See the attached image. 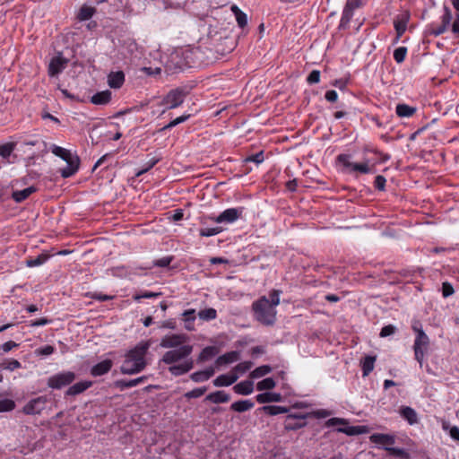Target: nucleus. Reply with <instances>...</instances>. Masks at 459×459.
<instances>
[{
  "mask_svg": "<svg viewBox=\"0 0 459 459\" xmlns=\"http://www.w3.org/2000/svg\"><path fill=\"white\" fill-rule=\"evenodd\" d=\"M227 38L217 35H209L203 38L195 47H188L185 49L177 50L171 55V61H175L179 56L183 57V61H177L176 66L179 69L190 67L195 65H208L218 59L219 56H224L231 51L232 48H224L220 42Z\"/></svg>",
  "mask_w": 459,
  "mask_h": 459,
  "instance_id": "1",
  "label": "nucleus"
},
{
  "mask_svg": "<svg viewBox=\"0 0 459 459\" xmlns=\"http://www.w3.org/2000/svg\"><path fill=\"white\" fill-rule=\"evenodd\" d=\"M150 346V341H142L128 351L121 366V372L126 375H134L143 371L146 367L145 355Z\"/></svg>",
  "mask_w": 459,
  "mask_h": 459,
  "instance_id": "2",
  "label": "nucleus"
},
{
  "mask_svg": "<svg viewBox=\"0 0 459 459\" xmlns=\"http://www.w3.org/2000/svg\"><path fill=\"white\" fill-rule=\"evenodd\" d=\"M255 318L264 325H273L276 320V308L273 307L266 297H262L252 305Z\"/></svg>",
  "mask_w": 459,
  "mask_h": 459,
  "instance_id": "3",
  "label": "nucleus"
},
{
  "mask_svg": "<svg viewBox=\"0 0 459 459\" xmlns=\"http://www.w3.org/2000/svg\"><path fill=\"white\" fill-rule=\"evenodd\" d=\"M335 163L340 171L344 174H368L370 172L368 161L363 163L352 162L351 154L341 153L337 155Z\"/></svg>",
  "mask_w": 459,
  "mask_h": 459,
  "instance_id": "4",
  "label": "nucleus"
},
{
  "mask_svg": "<svg viewBox=\"0 0 459 459\" xmlns=\"http://www.w3.org/2000/svg\"><path fill=\"white\" fill-rule=\"evenodd\" d=\"M416 333V337L413 344L415 359L419 362L420 367H422L425 353L429 345V338L422 330L416 325L412 327Z\"/></svg>",
  "mask_w": 459,
  "mask_h": 459,
  "instance_id": "5",
  "label": "nucleus"
},
{
  "mask_svg": "<svg viewBox=\"0 0 459 459\" xmlns=\"http://www.w3.org/2000/svg\"><path fill=\"white\" fill-rule=\"evenodd\" d=\"M193 351V346L190 344L183 345L178 349L168 351L164 353L161 360L168 365L175 364L180 360L188 359L187 358Z\"/></svg>",
  "mask_w": 459,
  "mask_h": 459,
  "instance_id": "6",
  "label": "nucleus"
},
{
  "mask_svg": "<svg viewBox=\"0 0 459 459\" xmlns=\"http://www.w3.org/2000/svg\"><path fill=\"white\" fill-rule=\"evenodd\" d=\"M186 96V91L183 89H173L162 99L160 104L165 106L166 109L176 108L184 102Z\"/></svg>",
  "mask_w": 459,
  "mask_h": 459,
  "instance_id": "7",
  "label": "nucleus"
},
{
  "mask_svg": "<svg viewBox=\"0 0 459 459\" xmlns=\"http://www.w3.org/2000/svg\"><path fill=\"white\" fill-rule=\"evenodd\" d=\"M243 212V207L229 208L218 216H209L208 219L216 223H233L242 216Z\"/></svg>",
  "mask_w": 459,
  "mask_h": 459,
  "instance_id": "8",
  "label": "nucleus"
},
{
  "mask_svg": "<svg viewBox=\"0 0 459 459\" xmlns=\"http://www.w3.org/2000/svg\"><path fill=\"white\" fill-rule=\"evenodd\" d=\"M75 379V374L72 371H63L51 376L48 379V385L53 389H61L70 385Z\"/></svg>",
  "mask_w": 459,
  "mask_h": 459,
  "instance_id": "9",
  "label": "nucleus"
},
{
  "mask_svg": "<svg viewBox=\"0 0 459 459\" xmlns=\"http://www.w3.org/2000/svg\"><path fill=\"white\" fill-rule=\"evenodd\" d=\"M48 398L47 395L38 396L30 400L22 408V412L26 415L40 414L47 406Z\"/></svg>",
  "mask_w": 459,
  "mask_h": 459,
  "instance_id": "10",
  "label": "nucleus"
},
{
  "mask_svg": "<svg viewBox=\"0 0 459 459\" xmlns=\"http://www.w3.org/2000/svg\"><path fill=\"white\" fill-rule=\"evenodd\" d=\"M188 337L185 333H171L163 336L160 340V346L166 349H178L183 345H186Z\"/></svg>",
  "mask_w": 459,
  "mask_h": 459,
  "instance_id": "11",
  "label": "nucleus"
},
{
  "mask_svg": "<svg viewBox=\"0 0 459 459\" xmlns=\"http://www.w3.org/2000/svg\"><path fill=\"white\" fill-rule=\"evenodd\" d=\"M363 5V0H347L340 21V27L345 28L351 22L354 10Z\"/></svg>",
  "mask_w": 459,
  "mask_h": 459,
  "instance_id": "12",
  "label": "nucleus"
},
{
  "mask_svg": "<svg viewBox=\"0 0 459 459\" xmlns=\"http://www.w3.org/2000/svg\"><path fill=\"white\" fill-rule=\"evenodd\" d=\"M68 59L64 57L61 54L52 57L48 65V74L56 76L62 73L66 67Z\"/></svg>",
  "mask_w": 459,
  "mask_h": 459,
  "instance_id": "13",
  "label": "nucleus"
},
{
  "mask_svg": "<svg viewBox=\"0 0 459 459\" xmlns=\"http://www.w3.org/2000/svg\"><path fill=\"white\" fill-rule=\"evenodd\" d=\"M369 438L372 443L381 446L385 450L395 443L394 436L389 434L374 433Z\"/></svg>",
  "mask_w": 459,
  "mask_h": 459,
  "instance_id": "14",
  "label": "nucleus"
},
{
  "mask_svg": "<svg viewBox=\"0 0 459 459\" xmlns=\"http://www.w3.org/2000/svg\"><path fill=\"white\" fill-rule=\"evenodd\" d=\"M410 15L407 13L398 15L394 22V26L397 34L396 41L402 37L407 29Z\"/></svg>",
  "mask_w": 459,
  "mask_h": 459,
  "instance_id": "15",
  "label": "nucleus"
},
{
  "mask_svg": "<svg viewBox=\"0 0 459 459\" xmlns=\"http://www.w3.org/2000/svg\"><path fill=\"white\" fill-rule=\"evenodd\" d=\"M112 366H113V362L111 359H104V360L97 363L93 367H91V375L92 377L103 376L110 371Z\"/></svg>",
  "mask_w": 459,
  "mask_h": 459,
  "instance_id": "16",
  "label": "nucleus"
},
{
  "mask_svg": "<svg viewBox=\"0 0 459 459\" xmlns=\"http://www.w3.org/2000/svg\"><path fill=\"white\" fill-rule=\"evenodd\" d=\"M194 367V362L192 360V359H185L182 363L178 364V365H171L169 368V371L173 375V376H181V375H184L186 373H187L188 371H190Z\"/></svg>",
  "mask_w": 459,
  "mask_h": 459,
  "instance_id": "17",
  "label": "nucleus"
},
{
  "mask_svg": "<svg viewBox=\"0 0 459 459\" xmlns=\"http://www.w3.org/2000/svg\"><path fill=\"white\" fill-rule=\"evenodd\" d=\"M65 162L66 166L60 169V174L64 178H70L77 172L80 160L78 156H75L73 159L66 160Z\"/></svg>",
  "mask_w": 459,
  "mask_h": 459,
  "instance_id": "18",
  "label": "nucleus"
},
{
  "mask_svg": "<svg viewBox=\"0 0 459 459\" xmlns=\"http://www.w3.org/2000/svg\"><path fill=\"white\" fill-rule=\"evenodd\" d=\"M239 359H240L239 351H229L223 355L219 356L215 361V365L217 367H221L223 365L231 364V363L238 361Z\"/></svg>",
  "mask_w": 459,
  "mask_h": 459,
  "instance_id": "19",
  "label": "nucleus"
},
{
  "mask_svg": "<svg viewBox=\"0 0 459 459\" xmlns=\"http://www.w3.org/2000/svg\"><path fill=\"white\" fill-rule=\"evenodd\" d=\"M238 378V375L235 373L222 374L218 376L213 380L214 386H230L234 384Z\"/></svg>",
  "mask_w": 459,
  "mask_h": 459,
  "instance_id": "20",
  "label": "nucleus"
},
{
  "mask_svg": "<svg viewBox=\"0 0 459 459\" xmlns=\"http://www.w3.org/2000/svg\"><path fill=\"white\" fill-rule=\"evenodd\" d=\"M125 82V74L122 71L111 72L108 76V83L110 88L119 89Z\"/></svg>",
  "mask_w": 459,
  "mask_h": 459,
  "instance_id": "21",
  "label": "nucleus"
},
{
  "mask_svg": "<svg viewBox=\"0 0 459 459\" xmlns=\"http://www.w3.org/2000/svg\"><path fill=\"white\" fill-rule=\"evenodd\" d=\"M37 191V188L33 186L24 188L22 190H15L12 193V198L15 203H22L29 198L33 193Z\"/></svg>",
  "mask_w": 459,
  "mask_h": 459,
  "instance_id": "22",
  "label": "nucleus"
},
{
  "mask_svg": "<svg viewBox=\"0 0 459 459\" xmlns=\"http://www.w3.org/2000/svg\"><path fill=\"white\" fill-rule=\"evenodd\" d=\"M215 373L213 367H209L204 370L196 371L191 374L190 378L195 383H201L208 380Z\"/></svg>",
  "mask_w": 459,
  "mask_h": 459,
  "instance_id": "23",
  "label": "nucleus"
},
{
  "mask_svg": "<svg viewBox=\"0 0 459 459\" xmlns=\"http://www.w3.org/2000/svg\"><path fill=\"white\" fill-rule=\"evenodd\" d=\"M233 390L238 394L248 395L254 391V383L251 380L241 381L233 386Z\"/></svg>",
  "mask_w": 459,
  "mask_h": 459,
  "instance_id": "24",
  "label": "nucleus"
},
{
  "mask_svg": "<svg viewBox=\"0 0 459 459\" xmlns=\"http://www.w3.org/2000/svg\"><path fill=\"white\" fill-rule=\"evenodd\" d=\"M91 385H92V382L91 381L77 382L74 385H71L67 389L66 395H72V396L77 395L79 394H82V392H84L88 388H90Z\"/></svg>",
  "mask_w": 459,
  "mask_h": 459,
  "instance_id": "25",
  "label": "nucleus"
},
{
  "mask_svg": "<svg viewBox=\"0 0 459 459\" xmlns=\"http://www.w3.org/2000/svg\"><path fill=\"white\" fill-rule=\"evenodd\" d=\"M304 416L289 415L285 420L286 429H298L305 425Z\"/></svg>",
  "mask_w": 459,
  "mask_h": 459,
  "instance_id": "26",
  "label": "nucleus"
},
{
  "mask_svg": "<svg viewBox=\"0 0 459 459\" xmlns=\"http://www.w3.org/2000/svg\"><path fill=\"white\" fill-rule=\"evenodd\" d=\"M111 100V91L108 90L95 93L91 99V103L95 105H106Z\"/></svg>",
  "mask_w": 459,
  "mask_h": 459,
  "instance_id": "27",
  "label": "nucleus"
},
{
  "mask_svg": "<svg viewBox=\"0 0 459 459\" xmlns=\"http://www.w3.org/2000/svg\"><path fill=\"white\" fill-rule=\"evenodd\" d=\"M205 399L213 403H222L229 402L230 400V396L224 391H216L209 394Z\"/></svg>",
  "mask_w": 459,
  "mask_h": 459,
  "instance_id": "28",
  "label": "nucleus"
},
{
  "mask_svg": "<svg viewBox=\"0 0 459 459\" xmlns=\"http://www.w3.org/2000/svg\"><path fill=\"white\" fill-rule=\"evenodd\" d=\"M255 403L251 400H240L233 403L230 405V409L237 412H244L254 408Z\"/></svg>",
  "mask_w": 459,
  "mask_h": 459,
  "instance_id": "29",
  "label": "nucleus"
},
{
  "mask_svg": "<svg viewBox=\"0 0 459 459\" xmlns=\"http://www.w3.org/2000/svg\"><path fill=\"white\" fill-rule=\"evenodd\" d=\"M376 357L368 355L361 360L362 376L368 377L374 369Z\"/></svg>",
  "mask_w": 459,
  "mask_h": 459,
  "instance_id": "30",
  "label": "nucleus"
},
{
  "mask_svg": "<svg viewBox=\"0 0 459 459\" xmlns=\"http://www.w3.org/2000/svg\"><path fill=\"white\" fill-rule=\"evenodd\" d=\"M230 10L235 15L238 25L242 29L245 28L247 25V14L244 12H242L236 4H232Z\"/></svg>",
  "mask_w": 459,
  "mask_h": 459,
  "instance_id": "31",
  "label": "nucleus"
},
{
  "mask_svg": "<svg viewBox=\"0 0 459 459\" xmlns=\"http://www.w3.org/2000/svg\"><path fill=\"white\" fill-rule=\"evenodd\" d=\"M147 379L146 377H140L131 380H118L116 382V385L121 390L126 388H131L143 383Z\"/></svg>",
  "mask_w": 459,
  "mask_h": 459,
  "instance_id": "32",
  "label": "nucleus"
},
{
  "mask_svg": "<svg viewBox=\"0 0 459 459\" xmlns=\"http://www.w3.org/2000/svg\"><path fill=\"white\" fill-rule=\"evenodd\" d=\"M401 416L408 421L410 425H413L418 421L416 411L408 406L403 407L400 411Z\"/></svg>",
  "mask_w": 459,
  "mask_h": 459,
  "instance_id": "33",
  "label": "nucleus"
},
{
  "mask_svg": "<svg viewBox=\"0 0 459 459\" xmlns=\"http://www.w3.org/2000/svg\"><path fill=\"white\" fill-rule=\"evenodd\" d=\"M183 319L185 321V328L188 331H192L195 329L194 322L195 320V309H187L184 311L182 314Z\"/></svg>",
  "mask_w": 459,
  "mask_h": 459,
  "instance_id": "34",
  "label": "nucleus"
},
{
  "mask_svg": "<svg viewBox=\"0 0 459 459\" xmlns=\"http://www.w3.org/2000/svg\"><path fill=\"white\" fill-rule=\"evenodd\" d=\"M259 403H267L281 401V394L276 393H263L256 395Z\"/></svg>",
  "mask_w": 459,
  "mask_h": 459,
  "instance_id": "35",
  "label": "nucleus"
},
{
  "mask_svg": "<svg viewBox=\"0 0 459 459\" xmlns=\"http://www.w3.org/2000/svg\"><path fill=\"white\" fill-rule=\"evenodd\" d=\"M0 368L8 371H14L22 368V364L19 360L14 359H3L0 361Z\"/></svg>",
  "mask_w": 459,
  "mask_h": 459,
  "instance_id": "36",
  "label": "nucleus"
},
{
  "mask_svg": "<svg viewBox=\"0 0 459 459\" xmlns=\"http://www.w3.org/2000/svg\"><path fill=\"white\" fill-rule=\"evenodd\" d=\"M51 152L53 154H55L57 157H60L65 161L69 160L76 156L74 155L70 151L57 145H53L51 148Z\"/></svg>",
  "mask_w": 459,
  "mask_h": 459,
  "instance_id": "37",
  "label": "nucleus"
},
{
  "mask_svg": "<svg viewBox=\"0 0 459 459\" xmlns=\"http://www.w3.org/2000/svg\"><path fill=\"white\" fill-rule=\"evenodd\" d=\"M447 30L442 27L438 22H433L427 26V33L433 37H438L444 34Z\"/></svg>",
  "mask_w": 459,
  "mask_h": 459,
  "instance_id": "38",
  "label": "nucleus"
},
{
  "mask_svg": "<svg viewBox=\"0 0 459 459\" xmlns=\"http://www.w3.org/2000/svg\"><path fill=\"white\" fill-rule=\"evenodd\" d=\"M395 111L400 117H410L415 113L416 109L406 104H398Z\"/></svg>",
  "mask_w": 459,
  "mask_h": 459,
  "instance_id": "39",
  "label": "nucleus"
},
{
  "mask_svg": "<svg viewBox=\"0 0 459 459\" xmlns=\"http://www.w3.org/2000/svg\"><path fill=\"white\" fill-rule=\"evenodd\" d=\"M218 353V350L214 346H207L204 348L199 354L198 360L200 361H205L212 357H214Z\"/></svg>",
  "mask_w": 459,
  "mask_h": 459,
  "instance_id": "40",
  "label": "nucleus"
},
{
  "mask_svg": "<svg viewBox=\"0 0 459 459\" xmlns=\"http://www.w3.org/2000/svg\"><path fill=\"white\" fill-rule=\"evenodd\" d=\"M452 19L453 16L451 10L447 6H444L443 14L440 16V22L438 23L441 24L442 27L448 30L451 25Z\"/></svg>",
  "mask_w": 459,
  "mask_h": 459,
  "instance_id": "41",
  "label": "nucleus"
},
{
  "mask_svg": "<svg viewBox=\"0 0 459 459\" xmlns=\"http://www.w3.org/2000/svg\"><path fill=\"white\" fill-rule=\"evenodd\" d=\"M263 411L268 415H278L281 413H286L288 409L283 406L279 405H266L263 407Z\"/></svg>",
  "mask_w": 459,
  "mask_h": 459,
  "instance_id": "42",
  "label": "nucleus"
},
{
  "mask_svg": "<svg viewBox=\"0 0 459 459\" xmlns=\"http://www.w3.org/2000/svg\"><path fill=\"white\" fill-rule=\"evenodd\" d=\"M198 316L204 321L213 320L217 317V311L212 307L205 308L199 311Z\"/></svg>",
  "mask_w": 459,
  "mask_h": 459,
  "instance_id": "43",
  "label": "nucleus"
},
{
  "mask_svg": "<svg viewBox=\"0 0 459 459\" xmlns=\"http://www.w3.org/2000/svg\"><path fill=\"white\" fill-rule=\"evenodd\" d=\"M272 371V368L268 365H263L260 367H257L250 373L251 378H259L262 377L267 374H269Z\"/></svg>",
  "mask_w": 459,
  "mask_h": 459,
  "instance_id": "44",
  "label": "nucleus"
},
{
  "mask_svg": "<svg viewBox=\"0 0 459 459\" xmlns=\"http://www.w3.org/2000/svg\"><path fill=\"white\" fill-rule=\"evenodd\" d=\"M48 259V255L45 254H40L36 258H31L26 261V265L28 267H35L39 266L46 263Z\"/></svg>",
  "mask_w": 459,
  "mask_h": 459,
  "instance_id": "45",
  "label": "nucleus"
},
{
  "mask_svg": "<svg viewBox=\"0 0 459 459\" xmlns=\"http://www.w3.org/2000/svg\"><path fill=\"white\" fill-rule=\"evenodd\" d=\"M94 13H95L94 8H92L91 6L84 5L80 9V12L78 13V18L81 21H87L93 16Z\"/></svg>",
  "mask_w": 459,
  "mask_h": 459,
  "instance_id": "46",
  "label": "nucleus"
},
{
  "mask_svg": "<svg viewBox=\"0 0 459 459\" xmlns=\"http://www.w3.org/2000/svg\"><path fill=\"white\" fill-rule=\"evenodd\" d=\"M275 381L272 377H267L258 382L256 389L259 391L271 390L275 386Z\"/></svg>",
  "mask_w": 459,
  "mask_h": 459,
  "instance_id": "47",
  "label": "nucleus"
},
{
  "mask_svg": "<svg viewBox=\"0 0 459 459\" xmlns=\"http://www.w3.org/2000/svg\"><path fill=\"white\" fill-rule=\"evenodd\" d=\"M253 367L252 361H243L235 366L232 369V373L244 374Z\"/></svg>",
  "mask_w": 459,
  "mask_h": 459,
  "instance_id": "48",
  "label": "nucleus"
},
{
  "mask_svg": "<svg viewBox=\"0 0 459 459\" xmlns=\"http://www.w3.org/2000/svg\"><path fill=\"white\" fill-rule=\"evenodd\" d=\"M160 295H161L160 292H152V291L145 290L141 293H135L133 296V299L135 301H140L142 299H154V298L160 297Z\"/></svg>",
  "mask_w": 459,
  "mask_h": 459,
  "instance_id": "49",
  "label": "nucleus"
},
{
  "mask_svg": "<svg viewBox=\"0 0 459 459\" xmlns=\"http://www.w3.org/2000/svg\"><path fill=\"white\" fill-rule=\"evenodd\" d=\"M442 428L444 430L449 429V436L451 437V438L459 442V428L457 426H453L449 428V423L444 421L442 424Z\"/></svg>",
  "mask_w": 459,
  "mask_h": 459,
  "instance_id": "50",
  "label": "nucleus"
},
{
  "mask_svg": "<svg viewBox=\"0 0 459 459\" xmlns=\"http://www.w3.org/2000/svg\"><path fill=\"white\" fill-rule=\"evenodd\" d=\"M407 55V48L399 47L394 51V59L396 63L401 64L404 61Z\"/></svg>",
  "mask_w": 459,
  "mask_h": 459,
  "instance_id": "51",
  "label": "nucleus"
},
{
  "mask_svg": "<svg viewBox=\"0 0 459 459\" xmlns=\"http://www.w3.org/2000/svg\"><path fill=\"white\" fill-rule=\"evenodd\" d=\"M223 229L220 226L213 227V228H203L200 230V235L202 237H212L218 235L219 233L222 232Z\"/></svg>",
  "mask_w": 459,
  "mask_h": 459,
  "instance_id": "52",
  "label": "nucleus"
},
{
  "mask_svg": "<svg viewBox=\"0 0 459 459\" xmlns=\"http://www.w3.org/2000/svg\"><path fill=\"white\" fill-rule=\"evenodd\" d=\"M189 118V115H183V116H180L177 118H175L174 120L170 121L169 124H167L166 126H164L160 131H166V130H169V129H171L172 127L181 124V123H184L186 122L187 119Z\"/></svg>",
  "mask_w": 459,
  "mask_h": 459,
  "instance_id": "53",
  "label": "nucleus"
},
{
  "mask_svg": "<svg viewBox=\"0 0 459 459\" xmlns=\"http://www.w3.org/2000/svg\"><path fill=\"white\" fill-rule=\"evenodd\" d=\"M14 408V401L11 399H0V412L11 411Z\"/></svg>",
  "mask_w": 459,
  "mask_h": 459,
  "instance_id": "54",
  "label": "nucleus"
},
{
  "mask_svg": "<svg viewBox=\"0 0 459 459\" xmlns=\"http://www.w3.org/2000/svg\"><path fill=\"white\" fill-rule=\"evenodd\" d=\"M14 149V144L12 143H7L0 146V156L4 159H7L12 154Z\"/></svg>",
  "mask_w": 459,
  "mask_h": 459,
  "instance_id": "55",
  "label": "nucleus"
},
{
  "mask_svg": "<svg viewBox=\"0 0 459 459\" xmlns=\"http://www.w3.org/2000/svg\"><path fill=\"white\" fill-rule=\"evenodd\" d=\"M55 352V348L52 345H45L35 350L37 356H48Z\"/></svg>",
  "mask_w": 459,
  "mask_h": 459,
  "instance_id": "56",
  "label": "nucleus"
},
{
  "mask_svg": "<svg viewBox=\"0 0 459 459\" xmlns=\"http://www.w3.org/2000/svg\"><path fill=\"white\" fill-rule=\"evenodd\" d=\"M386 451L394 456L408 458L409 455L403 448L386 447Z\"/></svg>",
  "mask_w": 459,
  "mask_h": 459,
  "instance_id": "57",
  "label": "nucleus"
},
{
  "mask_svg": "<svg viewBox=\"0 0 459 459\" xmlns=\"http://www.w3.org/2000/svg\"><path fill=\"white\" fill-rule=\"evenodd\" d=\"M280 295H281V290H273L269 294L270 299H268L270 301V304L274 308L280 304Z\"/></svg>",
  "mask_w": 459,
  "mask_h": 459,
  "instance_id": "58",
  "label": "nucleus"
},
{
  "mask_svg": "<svg viewBox=\"0 0 459 459\" xmlns=\"http://www.w3.org/2000/svg\"><path fill=\"white\" fill-rule=\"evenodd\" d=\"M206 392V387H198L186 394L187 398H199Z\"/></svg>",
  "mask_w": 459,
  "mask_h": 459,
  "instance_id": "59",
  "label": "nucleus"
},
{
  "mask_svg": "<svg viewBox=\"0 0 459 459\" xmlns=\"http://www.w3.org/2000/svg\"><path fill=\"white\" fill-rule=\"evenodd\" d=\"M455 290L451 283L448 281H445L442 284V296L444 298H448L454 294Z\"/></svg>",
  "mask_w": 459,
  "mask_h": 459,
  "instance_id": "60",
  "label": "nucleus"
},
{
  "mask_svg": "<svg viewBox=\"0 0 459 459\" xmlns=\"http://www.w3.org/2000/svg\"><path fill=\"white\" fill-rule=\"evenodd\" d=\"M90 297L98 301H108L114 299V296L102 294L100 292H93L90 294Z\"/></svg>",
  "mask_w": 459,
  "mask_h": 459,
  "instance_id": "61",
  "label": "nucleus"
},
{
  "mask_svg": "<svg viewBox=\"0 0 459 459\" xmlns=\"http://www.w3.org/2000/svg\"><path fill=\"white\" fill-rule=\"evenodd\" d=\"M319 81H320V71H318V70L311 71V73L308 74V76L307 78V82L309 84L317 83V82H319Z\"/></svg>",
  "mask_w": 459,
  "mask_h": 459,
  "instance_id": "62",
  "label": "nucleus"
},
{
  "mask_svg": "<svg viewBox=\"0 0 459 459\" xmlns=\"http://www.w3.org/2000/svg\"><path fill=\"white\" fill-rule=\"evenodd\" d=\"M264 152H257L255 154H253V155L247 157L246 159V161L247 162H255L256 164H260V163H262L264 161Z\"/></svg>",
  "mask_w": 459,
  "mask_h": 459,
  "instance_id": "63",
  "label": "nucleus"
},
{
  "mask_svg": "<svg viewBox=\"0 0 459 459\" xmlns=\"http://www.w3.org/2000/svg\"><path fill=\"white\" fill-rule=\"evenodd\" d=\"M386 179L384 176L378 175L375 178L374 186L377 189L383 191L385 190Z\"/></svg>",
  "mask_w": 459,
  "mask_h": 459,
  "instance_id": "64",
  "label": "nucleus"
}]
</instances>
